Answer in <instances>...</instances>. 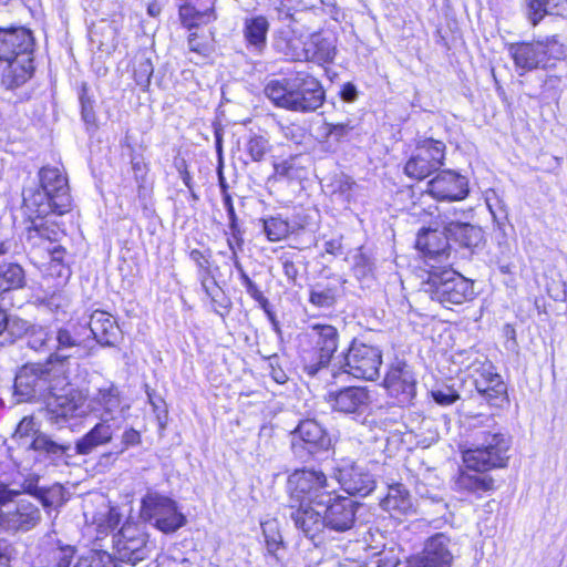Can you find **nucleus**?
I'll return each instance as SVG.
<instances>
[{"mask_svg":"<svg viewBox=\"0 0 567 567\" xmlns=\"http://www.w3.org/2000/svg\"><path fill=\"white\" fill-rule=\"evenodd\" d=\"M8 65L1 73V86L7 91H13L25 84L33 75V56L27 58L25 62L21 59L4 60Z\"/></svg>","mask_w":567,"mask_h":567,"instance_id":"obj_32","label":"nucleus"},{"mask_svg":"<svg viewBox=\"0 0 567 567\" xmlns=\"http://www.w3.org/2000/svg\"><path fill=\"white\" fill-rule=\"evenodd\" d=\"M112 542L115 559L132 566L146 559L151 553L147 534L133 522L123 524Z\"/></svg>","mask_w":567,"mask_h":567,"instance_id":"obj_9","label":"nucleus"},{"mask_svg":"<svg viewBox=\"0 0 567 567\" xmlns=\"http://www.w3.org/2000/svg\"><path fill=\"white\" fill-rule=\"evenodd\" d=\"M423 291L444 307L462 305L474 296L473 282L453 270L450 265L431 264Z\"/></svg>","mask_w":567,"mask_h":567,"instance_id":"obj_4","label":"nucleus"},{"mask_svg":"<svg viewBox=\"0 0 567 567\" xmlns=\"http://www.w3.org/2000/svg\"><path fill=\"white\" fill-rule=\"evenodd\" d=\"M445 231L464 247L476 246L482 238V230L468 223L451 220L446 223Z\"/></svg>","mask_w":567,"mask_h":567,"instance_id":"obj_38","label":"nucleus"},{"mask_svg":"<svg viewBox=\"0 0 567 567\" xmlns=\"http://www.w3.org/2000/svg\"><path fill=\"white\" fill-rule=\"evenodd\" d=\"M332 410L350 414L361 413L371 403L370 391L363 386H347L339 391H331L326 396Z\"/></svg>","mask_w":567,"mask_h":567,"instance_id":"obj_23","label":"nucleus"},{"mask_svg":"<svg viewBox=\"0 0 567 567\" xmlns=\"http://www.w3.org/2000/svg\"><path fill=\"white\" fill-rule=\"evenodd\" d=\"M245 150L254 162H260L269 151L268 140L255 135L248 140Z\"/></svg>","mask_w":567,"mask_h":567,"instance_id":"obj_49","label":"nucleus"},{"mask_svg":"<svg viewBox=\"0 0 567 567\" xmlns=\"http://www.w3.org/2000/svg\"><path fill=\"white\" fill-rule=\"evenodd\" d=\"M349 131V125L343 123H324L320 128V136L324 143H329L330 141L339 142L343 136L348 134Z\"/></svg>","mask_w":567,"mask_h":567,"instance_id":"obj_52","label":"nucleus"},{"mask_svg":"<svg viewBox=\"0 0 567 567\" xmlns=\"http://www.w3.org/2000/svg\"><path fill=\"white\" fill-rule=\"evenodd\" d=\"M31 227L37 229L39 231V236H41L45 241H51L52 246L55 245L61 236L60 229L49 221L37 223L35 220H32Z\"/></svg>","mask_w":567,"mask_h":567,"instance_id":"obj_56","label":"nucleus"},{"mask_svg":"<svg viewBox=\"0 0 567 567\" xmlns=\"http://www.w3.org/2000/svg\"><path fill=\"white\" fill-rule=\"evenodd\" d=\"M287 488L295 526L313 540L326 528L321 506L334 493L333 482L320 471L298 470L289 475Z\"/></svg>","mask_w":567,"mask_h":567,"instance_id":"obj_1","label":"nucleus"},{"mask_svg":"<svg viewBox=\"0 0 567 567\" xmlns=\"http://www.w3.org/2000/svg\"><path fill=\"white\" fill-rule=\"evenodd\" d=\"M264 231L270 241H279L290 233V224L280 217L262 219Z\"/></svg>","mask_w":567,"mask_h":567,"instance_id":"obj_44","label":"nucleus"},{"mask_svg":"<svg viewBox=\"0 0 567 567\" xmlns=\"http://www.w3.org/2000/svg\"><path fill=\"white\" fill-rule=\"evenodd\" d=\"M179 18L188 29L210 23L216 20L215 0H185L179 7Z\"/></svg>","mask_w":567,"mask_h":567,"instance_id":"obj_30","label":"nucleus"},{"mask_svg":"<svg viewBox=\"0 0 567 567\" xmlns=\"http://www.w3.org/2000/svg\"><path fill=\"white\" fill-rule=\"evenodd\" d=\"M426 192L437 200H461L468 194L467 179L453 171H442L427 183Z\"/></svg>","mask_w":567,"mask_h":567,"instance_id":"obj_19","label":"nucleus"},{"mask_svg":"<svg viewBox=\"0 0 567 567\" xmlns=\"http://www.w3.org/2000/svg\"><path fill=\"white\" fill-rule=\"evenodd\" d=\"M330 445L331 439L329 434L312 419L300 421L298 426L291 432V447L299 457L328 451Z\"/></svg>","mask_w":567,"mask_h":567,"instance_id":"obj_14","label":"nucleus"},{"mask_svg":"<svg viewBox=\"0 0 567 567\" xmlns=\"http://www.w3.org/2000/svg\"><path fill=\"white\" fill-rule=\"evenodd\" d=\"M41 188L53 195L58 215H63L71 207V196L69 194L68 179L58 168L43 167L40 173Z\"/></svg>","mask_w":567,"mask_h":567,"instance_id":"obj_25","label":"nucleus"},{"mask_svg":"<svg viewBox=\"0 0 567 567\" xmlns=\"http://www.w3.org/2000/svg\"><path fill=\"white\" fill-rule=\"evenodd\" d=\"M445 148V144L439 140L424 138L419 141L412 156L404 166L405 174L415 179L426 178L443 165Z\"/></svg>","mask_w":567,"mask_h":567,"instance_id":"obj_12","label":"nucleus"},{"mask_svg":"<svg viewBox=\"0 0 567 567\" xmlns=\"http://www.w3.org/2000/svg\"><path fill=\"white\" fill-rule=\"evenodd\" d=\"M380 505L392 516L414 513L412 496L408 488L401 483H394L388 486V492L381 499Z\"/></svg>","mask_w":567,"mask_h":567,"instance_id":"obj_33","label":"nucleus"},{"mask_svg":"<svg viewBox=\"0 0 567 567\" xmlns=\"http://www.w3.org/2000/svg\"><path fill=\"white\" fill-rule=\"evenodd\" d=\"M16 555L14 546L6 539H0V567H10Z\"/></svg>","mask_w":567,"mask_h":567,"instance_id":"obj_60","label":"nucleus"},{"mask_svg":"<svg viewBox=\"0 0 567 567\" xmlns=\"http://www.w3.org/2000/svg\"><path fill=\"white\" fill-rule=\"evenodd\" d=\"M261 529L265 537L267 550L269 554L275 555L282 544V537L278 530L276 520H267L261 523Z\"/></svg>","mask_w":567,"mask_h":567,"instance_id":"obj_46","label":"nucleus"},{"mask_svg":"<svg viewBox=\"0 0 567 567\" xmlns=\"http://www.w3.org/2000/svg\"><path fill=\"white\" fill-rule=\"evenodd\" d=\"M120 429L121 425L115 417L101 416L100 422L76 441V454L89 455L97 447L110 443Z\"/></svg>","mask_w":567,"mask_h":567,"instance_id":"obj_24","label":"nucleus"},{"mask_svg":"<svg viewBox=\"0 0 567 567\" xmlns=\"http://www.w3.org/2000/svg\"><path fill=\"white\" fill-rule=\"evenodd\" d=\"M450 543L444 533L433 535L426 540L423 551L408 560L406 567H451L453 554Z\"/></svg>","mask_w":567,"mask_h":567,"instance_id":"obj_17","label":"nucleus"},{"mask_svg":"<svg viewBox=\"0 0 567 567\" xmlns=\"http://www.w3.org/2000/svg\"><path fill=\"white\" fill-rule=\"evenodd\" d=\"M89 327L93 338L101 346H115L121 337V330L115 319L103 310H95L91 313Z\"/></svg>","mask_w":567,"mask_h":567,"instance_id":"obj_29","label":"nucleus"},{"mask_svg":"<svg viewBox=\"0 0 567 567\" xmlns=\"http://www.w3.org/2000/svg\"><path fill=\"white\" fill-rule=\"evenodd\" d=\"M353 271L359 280L368 279L373 274V262L368 256L360 252L354 256Z\"/></svg>","mask_w":567,"mask_h":567,"instance_id":"obj_54","label":"nucleus"},{"mask_svg":"<svg viewBox=\"0 0 567 567\" xmlns=\"http://www.w3.org/2000/svg\"><path fill=\"white\" fill-rule=\"evenodd\" d=\"M559 84H560V79L558 76L549 75L545 79V81L543 83L542 93L546 97H556L559 92Z\"/></svg>","mask_w":567,"mask_h":567,"instance_id":"obj_62","label":"nucleus"},{"mask_svg":"<svg viewBox=\"0 0 567 567\" xmlns=\"http://www.w3.org/2000/svg\"><path fill=\"white\" fill-rule=\"evenodd\" d=\"M449 235L436 229H424L419 233L415 247L423 252L425 265L431 269V264L450 265Z\"/></svg>","mask_w":567,"mask_h":567,"instance_id":"obj_20","label":"nucleus"},{"mask_svg":"<svg viewBox=\"0 0 567 567\" xmlns=\"http://www.w3.org/2000/svg\"><path fill=\"white\" fill-rule=\"evenodd\" d=\"M458 488L472 493L488 492L494 488V480L487 474L461 472L456 480Z\"/></svg>","mask_w":567,"mask_h":567,"instance_id":"obj_41","label":"nucleus"},{"mask_svg":"<svg viewBox=\"0 0 567 567\" xmlns=\"http://www.w3.org/2000/svg\"><path fill=\"white\" fill-rule=\"evenodd\" d=\"M121 522V515L116 508L111 507L105 514H101L97 519V532L103 534L113 530Z\"/></svg>","mask_w":567,"mask_h":567,"instance_id":"obj_55","label":"nucleus"},{"mask_svg":"<svg viewBox=\"0 0 567 567\" xmlns=\"http://www.w3.org/2000/svg\"><path fill=\"white\" fill-rule=\"evenodd\" d=\"M306 61L330 63L337 54V37L332 32H317L307 42Z\"/></svg>","mask_w":567,"mask_h":567,"instance_id":"obj_31","label":"nucleus"},{"mask_svg":"<svg viewBox=\"0 0 567 567\" xmlns=\"http://www.w3.org/2000/svg\"><path fill=\"white\" fill-rule=\"evenodd\" d=\"M60 383L65 384V375L61 365L48 362L23 365L14 379V393L18 401L27 402L34 398L48 395L56 390Z\"/></svg>","mask_w":567,"mask_h":567,"instance_id":"obj_6","label":"nucleus"},{"mask_svg":"<svg viewBox=\"0 0 567 567\" xmlns=\"http://www.w3.org/2000/svg\"><path fill=\"white\" fill-rule=\"evenodd\" d=\"M480 425L475 434L473 447L463 451V462L471 471L485 473L493 468L507 466L509 460L511 437L496 423L493 415H477Z\"/></svg>","mask_w":567,"mask_h":567,"instance_id":"obj_2","label":"nucleus"},{"mask_svg":"<svg viewBox=\"0 0 567 567\" xmlns=\"http://www.w3.org/2000/svg\"><path fill=\"white\" fill-rule=\"evenodd\" d=\"M383 384L388 393L402 405L411 403L416 393L413 371L404 361L391 364Z\"/></svg>","mask_w":567,"mask_h":567,"instance_id":"obj_15","label":"nucleus"},{"mask_svg":"<svg viewBox=\"0 0 567 567\" xmlns=\"http://www.w3.org/2000/svg\"><path fill=\"white\" fill-rule=\"evenodd\" d=\"M34 39L30 30L19 28H0V60L32 58Z\"/></svg>","mask_w":567,"mask_h":567,"instance_id":"obj_16","label":"nucleus"},{"mask_svg":"<svg viewBox=\"0 0 567 567\" xmlns=\"http://www.w3.org/2000/svg\"><path fill=\"white\" fill-rule=\"evenodd\" d=\"M567 0H526V14L533 25L547 14H560Z\"/></svg>","mask_w":567,"mask_h":567,"instance_id":"obj_37","label":"nucleus"},{"mask_svg":"<svg viewBox=\"0 0 567 567\" xmlns=\"http://www.w3.org/2000/svg\"><path fill=\"white\" fill-rule=\"evenodd\" d=\"M188 48L189 51L198 58V60L194 58L189 60L196 64L202 63L209 58L215 50L212 32L200 34L198 32H192L188 37Z\"/></svg>","mask_w":567,"mask_h":567,"instance_id":"obj_39","label":"nucleus"},{"mask_svg":"<svg viewBox=\"0 0 567 567\" xmlns=\"http://www.w3.org/2000/svg\"><path fill=\"white\" fill-rule=\"evenodd\" d=\"M25 240L31 251L38 257H44L47 250L52 246L51 241H45L31 226L27 228Z\"/></svg>","mask_w":567,"mask_h":567,"instance_id":"obj_50","label":"nucleus"},{"mask_svg":"<svg viewBox=\"0 0 567 567\" xmlns=\"http://www.w3.org/2000/svg\"><path fill=\"white\" fill-rule=\"evenodd\" d=\"M339 484L350 495L364 497L375 487L372 475L362 466L351 464L339 471Z\"/></svg>","mask_w":567,"mask_h":567,"instance_id":"obj_27","label":"nucleus"},{"mask_svg":"<svg viewBox=\"0 0 567 567\" xmlns=\"http://www.w3.org/2000/svg\"><path fill=\"white\" fill-rule=\"evenodd\" d=\"M24 271L18 264L0 265V295L21 288L24 285Z\"/></svg>","mask_w":567,"mask_h":567,"instance_id":"obj_42","label":"nucleus"},{"mask_svg":"<svg viewBox=\"0 0 567 567\" xmlns=\"http://www.w3.org/2000/svg\"><path fill=\"white\" fill-rule=\"evenodd\" d=\"M474 384L477 392L489 404L496 405L497 401L503 400L506 395V385L501 375L494 371V367L491 363H483L475 371Z\"/></svg>","mask_w":567,"mask_h":567,"instance_id":"obj_26","label":"nucleus"},{"mask_svg":"<svg viewBox=\"0 0 567 567\" xmlns=\"http://www.w3.org/2000/svg\"><path fill=\"white\" fill-rule=\"evenodd\" d=\"M141 514L166 534L174 533L186 522L184 515L177 511L174 501L153 492L143 497Z\"/></svg>","mask_w":567,"mask_h":567,"instance_id":"obj_10","label":"nucleus"},{"mask_svg":"<svg viewBox=\"0 0 567 567\" xmlns=\"http://www.w3.org/2000/svg\"><path fill=\"white\" fill-rule=\"evenodd\" d=\"M434 401L441 405H451L460 399L456 390L452 386H443L432 391Z\"/></svg>","mask_w":567,"mask_h":567,"instance_id":"obj_57","label":"nucleus"},{"mask_svg":"<svg viewBox=\"0 0 567 567\" xmlns=\"http://www.w3.org/2000/svg\"><path fill=\"white\" fill-rule=\"evenodd\" d=\"M30 445V452L38 453L52 462L61 461L71 450L70 443H59L45 433L37 434Z\"/></svg>","mask_w":567,"mask_h":567,"instance_id":"obj_34","label":"nucleus"},{"mask_svg":"<svg viewBox=\"0 0 567 567\" xmlns=\"http://www.w3.org/2000/svg\"><path fill=\"white\" fill-rule=\"evenodd\" d=\"M382 352L379 348L353 341L348 352L340 359L342 372L357 379L372 381L380 374Z\"/></svg>","mask_w":567,"mask_h":567,"instance_id":"obj_8","label":"nucleus"},{"mask_svg":"<svg viewBox=\"0 0 567 567\" xmlns=\"http://www.w3.org/2000/svg\"><path fill=\"white\" fill-rule=\"evenodd\" d=\"M303 259L300 251L296 250L284 251L279 256V262L289 282L296 284L299 276V267L303 264Z\"/></svg>","mask_w":567,"mask_h":567,"instance_id":"obj_43","label":"nucleus"},{"mask_svg":"<svg viewBox=\"0 0 567 567\" xmlns=\"http://www.w3.org/2000/svg\"><path fill=\"white\" fill-rule=\"evenodd\" d=\"M48 395L47 417L52 424L61 425L84 414V398L66 379L65 384L60 383Z\"/></svg>","mask_w":567,"mask_h":567,"instance_id":"obj_11","label":"nucleus"},{"mask_svg":"<svg viewBox=\"0 0 567 567\" xmlns=\"http://www.w3.org/2000/svg\"><path fill=\"white\" fill-rule=\"evenodd\" d=\"M35 429L33 417L25 416L18 424L16 432L13 433L11 441L16 446L10 445L8 451L11 460L16 463L19 468L27 470L30 466V462H25L21 458L23 453H30L32 439L39 434Z\"/></svg>","mask_w":567,"mask_h":567,"instance_id":"obj_28","label":"nucleus"},{"mask_svg":"<svg viewBox=\"0 0 567 567\" xmlns=\"http://www.w3.org/2000/svg\"><path fill=\"white\" fill-rule=\"evenodd\" d=\"M269 368L271 378L279 384H284L288 377L286 372L278 365V357L276 354L269 355Z\"/></svg>","mask_w":567,"mask_h":567,"instance_id":"obj_63","label":"nucleus"},{"mask_svg":"<svg viewBox=\"0 0 567 567\" xmlns=\"http://www.w3.org/2000/svg\"><path fill=\"white\" fill-rule=\"evenodd\" d=\"M28 347L37 352L49 353L48 364L61 365L65 375V362L81 347V340L69 329L52 331L44 327H32L27 333Z\"/></svg>","mask_w":567,"mask_h":567,"instance_id":"obj_7","label":"nucleus"},{"mask_svg":"<svg viewBox=\"0 0 567 567\" xmlns=\"http://www.w3.org/2000/svg\"><path fill=\"white\" fill-rule=\"evenodd\" d=\"M73 567H118L113 557L106 551H93L79 558Z\"/></svg>","mask_w":567,"mask_h":567,"instance_id":"obj_48","label":"nucleus"},{"mask_svg":"<svg viewBox=\"0 0 567 567\" xmlns=\"http://www.w3.org/2000/svg\"><path fill=\"white\" fill-rule=\"evenodd\" d=\"M41 522V512L37 505L28 499L17 502L14 508L2 514L1 524L10 533H25L33 529Z\"/></svg>","mask_w":567,"mask_h":567,"instance_id":"obj_21","label":"nucleus"},{"mask_svg":"<svg viewBox=\"0 0 567 567\" xmlns=\"http://www.w3.org/2000/svg\"><path fill=\"white\" fill-rule=\"evenodd\" d=\"M74 556V548L71 546L59 548L54 555L55 567H70Z\"/></svg>","mask_w":567,"mask_h":567,"instance_id":"obj_64","label":"nucleus"},{"mask_svg":"<svg viewBox=\"0 0 567 567\" xmlns=\"http://www.w3.org/2000/svg\"><path fill=\"white\" fill-rule=\"evenodd\" d=\"M310 336L316 339L318 358L315 363H309L306 369L309 374H316L319 369L327 367L333 353L338 349L339 334L337 329L330 324H312Z\"/></svg>","mask_w":567,"mask_h":567,"instance_id":"obj_22","label":"nucleus"},{"mask_svg":"<svg viewBox=\"0 0 567 567\" xmlns=\"http://www.w3.org/2000/svg\"><path fill=\"white\" fill-rule=\"evenodd\" d=\"M508 53L519 75L536 69H546L566 56V48L558 35L546 37L533 42H517L508 45Z\"/></svg>","mask_w":567,"mask_h":567,"instance_id":"obj_5","label":"nucleus"},{"mask_svg":"<svg viewBox=\"0 0 567 567\" xmlns=\"http://www.w3.org/2000/svg\"><path fill=\"white\" fill-rule=\"evenodd\" d=\"M79 100L81 104L82 120L87 125H94L96 122V114L94 110L95 97L94 94L90 92V89L86 83H83L81 86Z\"/></svg>","mask_w":567,"mask_h":567,"instance_id":"obj_45","label":"nucleus"},{"mask_svg":"<svg viewBox=\"0 0 567 567\" xmlns=\"http://www.w3.org/2000/svg\"><path fill=\"white\" fill-rule=\"evenodd\" d=\"M142 442V437L138 431L133 427L126 429L121 436V444L116 455L124 453L127 449L137 446Z\"/></svg>","mask_w":567,"mask_h":567,"instance_id":"obj_58","label":"nucleus"},{"mask_svg":"<svg viewBox=\"0 0 567 567\" xmlns=\"http://www.w3.org/2000/svg\"><path fill=\"white\" fill-rule=\"evenodd\" d=\"M268 29L269 23L265 17L259 16L248 19L245 23V38L250 45L261 50L266 43Z\"/></svg>","mask_w":567,"mask_h":567,"instance_id":"obj_40","label":"nucleus"},{"mask_svg":"<svg viewBox=\"0 0 567 567\" xmlns=\"http://www.w3.org/2000/svg\"><path fill=\"white\" fill-rule=\"evenodd\" d=\"M265 94L277 106L300 113L313 112L324 101L321 83L307 72L271 80L265 86Z\"/></svg>","mask_w":567,"mask_h":567,"instance_id":"obj_3","label":"nucleus"},{"mask_svg":"<svg viewBox=\"0 0 567 567\" xmlns=\"http://www.w3.org/2000/svg\"><path fill=\"white\" fill-rule=\"evenodd\" d=\"M44 507L61 505L63 502V487L54 484L50 487H42L38 497Z\"/></svg>","mask_w":567,"mask_h":567,"instance_id":"obj_51","label":"nucleus"},{"mask_svg":"<svg viewBox=\"0 0 567 567\" xmlns=\"http://www.w3.org/2000/svg\"><path fill=\"white\" fill-rule=\"evenodd\" d=\"M154 68L148 58L140 56L136 58L134 62V79L138 86L147 87L151 83V76L153 74Z\"/></svg>","mask_w":567,"mask_h":567,"instance_id":"obj_47","label":"nucleus"},{"mask_svg":"<svg viewBox=\"0 0 567 567\" xmlns=\"http://www.w3.org/2000/svg\"><path fill=\"white\" fill-rule=\"evenodd\" d=\"M358 503L349 497L330 494L329 503L321 506L326 528L343 533L351 529L355 522Z\"/></svg>","mask_w":567,"mask_h":567,"instance_id":"obj_18","label":"nucleus"},{"mask_svg":"<svg viewBox=\"0 0 567 567\" xmlns=\"http://www.w3.org/2000/svg\"><path fill=\"white\" fill-rule=\"evenodd\" d=\"M24 204L30 212V216L35 219H42L50 213L58 214L53 195L43 188L33 192L29 197H24Z\"/></svg>","mask_w":567,"mask_h":567,"instance_id":"obj_36","label":"nucleus"},{"mask_svg":"<svg viewBox=\"0 0 567 567\" xmlns=\"http://www.w3.org/2000/svg\"><path fill=\"white\" fill-rule=\"evenodd\" d=\"M295 158L290 157L274 164V174L279 178L295 177Z\"/></svg>","mask_w":567,"mask_h":567,"instance_id":"obj_59","label":"nucleus"},{"mask_svg":"<svg viewBox=\"0 0 567 567\" xmlns=\"http://www.w3.org/2000/svg\"><path fill=\"white\" fill-rule=\"evenodd\" d=\"M310 302L317 307L329 308L333 305V297L329 290L321 291H311L310 292Z\"/></svg>","mask_w":567,"mask_h":567,"instance_id":"obj_61","label":"nucleus"},{"mask_svg":"<svg viewBox=\"0 0 567 567\" xmlns=\"http://www.w3.org/2000/svg\"><path fill=\"white\" fill-rule=\"evenodd\" d=\"M90 404L94 411L102 410V416L114 417L121 405L120 391L112 383L102 386L91 396Z\"/></svg>","mask_w":567,"mask_h":567,"instance_id":"obj_35","label":"nucleus"},{"mask_svg":"<svg viewBox=\"0 0 567 567\" xmlns=\"http://www.w3.org/2000/svg\"><path fill=\"white\" fill-rule=\"evenodd\" d=\"M223 200H224V206L227 210V215L229 218V229H230L231 236L236 239L238 246L240 247V246H243L244 239H243L241 231L237 224V216L235 213V208H234L230 195L228 193H225Z\"/></svg>","mask_w":567,"mask_h":567,"instance_id":"obj_53","label":"nucleus"},{"mask_svg":"<svg viewBox=\"0 0 567 567\" xmlns=\"http://www.w3.org/2000/svg\"><path fill=\"white\" fill-rule=\"evenodd\" d=\"M278 19L284 25L276 32L274 38V48L287 59L293 61H306L307 42H303L302 35L293 28L292 23L297 22L296 13L290 8L279 7Z\"/></svg>","mask_w":567,"mask_h":567,"instance_id":"obj_13","label":"nucleus"}]
</instances>
